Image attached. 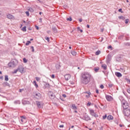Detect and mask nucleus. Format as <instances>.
Instances as JSON below:
<instances>
[{
  "mask_svg": "<svg viewBox=\"0 0 130 130\" xmlns=\"http://www.w3.org/2000/svg\"><path fill=\"white\" fill-rule=\"evenodd\" d=\"M91 81V74L87 72L82 73L81 78V82L83 85H87L89 84Z\"/></svg>",
  "mask_w": 130,
  "mask_h": 130,
  "instance_id": "f257e3e1",
  "label": "nucleus"
},
{
  "mask_svg": "<svg viewBox=\"0 0 130 130\" xmlns=\"http://www.w3.org/2000/svg\"><path fill=\"white\" fill-rule=\"evenodd\" d=\"M62 96L63 97V98H66L67 97V95L66 94H62Z\"/></svg>",
  "mask_w": 130,
  "mask_h": 130,
  "instance_id": "3c124183",
  "label": "nucleus"
},
{
  "mask_svg": "<svg viewBox=\"0 0 130 130\" xmlns=\"http://www.w3.org/2000/svg\"><path fill=\"white\" fill-rule=\"evenodd\" d=\"M102 68H103L104 70H107V66H106V64H103V65H102Z\"/></svg>",
  "mask_w": 130,
  "mask_h": 130,
  "instance_id": "aec40b11",
  "label": "nucleus"
},
{
  "mask_svg": "<svg viewBox=\"0 0 130 130\" xmlns=\"http://www.w3.org/2000/svg\"><path fill=\"white\" fill-rule=\"evenodd\" d=\"M51 78L52 79H54V78H55V76L54 75V74L51 75Z\"/></svg>",
  "mask_w": 130,
  "mask_h": 130,
  "instance_id": "de8ad7c7",
  "label": "nucleus"
},
{
  "mask_svg": "<svg viewBox=\"0 0 130 130\" xmlns=\"http://www.w3.org/2000/svg\"><path fill=\"white\" fill-rule=\"evenodd\" d=\"M121 11H122V9H120L118 10L119 12H121Z\"/></svg>",
  "mask_w": 130,
  "mask_h": 130,
  "instance_id": "bf43d9fd",
  "label": "nucleus"
},
{
  "mask_svg": "<svg viewBox=\"0 0 130 130\" xmlns=\"http://www.w3.org/2000/svg\"><path fill=\"white\" fill-rule=\"evenodd\" d=\"M33 84L36 88H38V84H37V83H36V81L35 80L33 82Z\"/></svg>",
  "mask_w": 130,
  "mask_h": 130,
  "instance_id": "393cba45",
  "label": "nucleus"
},
{
  "mask_svg": "<svg viewBox=\"0 0 130 130\" xmlns=\"http://www.w3.org/2000/svg\"><path fill=\"white\" fill-rule=\"evenodd\" d=\"M23 62H25V63L27 62V59H26V58H24L23 59Z\"/></svg>",
  "mask_w": 130,
  "mask_h": 130,
  "instance_id": "37998d69",
  "label": "nucleus"
},
{
  "mask_svg": "<svg viewBox=\"0 0 130 130\" xmlns=\"http://www.w3.org/2000/svg\"><path fill=\"white\" fill-rule=\"evenodd\" d=\"M89 112L90 114H91L92 116H93V117H98V115H97V114H96V113H95L93 110H89Z\"/></svg>",
  "mask_w": 130,
  "mask_h": 130,
  "instance_id": "39448f33",
  "label": "nucleus"
},
{
  "mask_svg": "<svg viewBox=\"0 0 130 130\" xmlns=\"http://www.w3.org/2000/svg\"><path fill=\"white\" fill-rule=\"evenodd\" d=\"M6 85H7V86H9V84L8 83V82H6Z\"/></svg>",
  "mask_w": 130,
  "mask_h": 130,
  "instance_id": "69168bd1",
  "label": "nucleus"
},
{
  "mask_svg": "<svg viewBox=\"0 0 130 130\" xmlns=\"http://www.w3.org/2000/svg\"><path fill=\"white\" fill-rule=\"evenodd\" d=\"M95 92L97 94H99V90L98 89H96Z\"/></svg>",
  "mask_w": 130,
  "mask_h": 130,
  "instance_id": "8fccbe9b",
  "label": "nucleus"
},
{
  "mask_svg": "<svg viewBox=\"0 0 130 130\" xmlns=\"http://www.w3.org/2000/svg\"><path fill=\"white\" fill-rule=\"evenodd\" d=\"M31 43V42L30 41H28L27 43H26L25 45H29Z\"/></svg>",
  "mask_w": 130,
  "mask_h": 130,
  "instance_id": "a19ab883",
  "label": "nucleus"
},
{
  "mask_svg": "<svg viewBox=\"0 0 130 130\" xmlns=\"http://www.w3.org/2000/svg\"><path fill=\"white\" fill-rule=\"evenodd\" d=\"M63 7H64V9H68V8L67 6H64Z\"/></svg>",
  "mask_w": 130,
  "mask_h": 130,
  "instance_id": "5fc2aeb1",
  "label": "nucleus"
},
{
  "mask_svg": "<svg viewBox=\"0 0 130 130\" xmlns=\"http://www.w3.org/2000/svg\"><path fill=\"white\" fill-rule=\"evenodd\" d=\"M19 71V70L17 69L14 70V72L13 73V74H17V72Z\"/></svg>",
  "mask_w": 130,
  "mask_h": 130,
  "instance_id": "58836bf2",
  "label": "nucleus"
},
{
  "mask_svg": "<svg viewBox=\"0 0 130 130\" xmlns=\"http://www.w3.org/2000/svg\"><path fill=\"white\" fill-rule=\"evenodd\" d=\"M30 49H31L32 52H34V51H35L34 47L31 46V47H30Z\"/></svg>",
  "mask_w": 130,
  "mask_h": 130,
  "instance_id": "72a5a7b5",
  "label": "nucleus"
},
{
  "mask_svg": "<svg viewBox=\"0 0 130 130\" xmlns=\"http://www.w3.org/2000/svg\"><path fill=\"white\" fill-rule=\"evenodd\" d=\"M100 88H101V89H104V85H103V84H102V85L100 86Z\"/></svg>",
  "mask_w": 130,
  "mask_h": 130,
  "instance_id": "49530a36",
  "label": "nucleus"
},
{
  "mask_svg": "<svg viewBox=\"0 0 130 130\" xmlns=\"http://www.w3.org/2000/svg\"><path fill=\"white\" fill-rule=\"evenodd\" d=\"M109 88H112V87H113V84H111V83L109 84Z\"/></svg>",
  "mask_w": 130,
  "mask_h": 130,
  "instance_id": "e433bc0d",
  "label": "nucleus"
},
{
  "mask_svg": "<svg viewBox=\"0 0 130 130\" xmlns=\"http://www.w3.org/2000/svg\"><path fill=\"white\" fill-rule=\"evenodd\" d=\"M126 45L128 46H130V44L129 43H126Z\"/></svg>",
  "mask_w": 130,
  "mask_h": 130,
  "instance_id": "603ef678",
  "label": "nucleus"
},
{
  "mask_svg": "<svg viewBox=\"0 0 130 130\" xmlns=\"http://www.w3.org/2000/svg\"><path fill=\"white\" fill-rule=\"evenodd\" d=\"M106 117H107V115H105V116H103V119H106Z\"/></svg>",
  "mask_w": 130,
  "mask_h": 130,
  "instance_id": "a18cd8bd",
  "label": "nucleus"
},
{
  "mask_svg": "<svg viewBox=\"0 0 130 130\" xmlns=\"http://www.w3.org/2000/svg\"><path fill=\"white\" fill-rule=\"evenodd\" d=\"M18 64V61L16 59H13L8 63V67L10 68H15Z\"/></svg>",
  "mask_w": 130,
  "mask_h": 130,
  "instance_id": "20e7f679",
  "label": "nucleus"
},
{
  "mask_svg": "<svg viewBox=\"0 0 130 130\" xmlns=\"http://www.w3.org/2000/svg\"><path fill=\"white\" fill-rule=\"evenodd\" d=\"M87 106H91V102H88L87 104Z\"/></svg>",
  "mask_w": 130,
  "mask_h": 130,
  "instance_id": "c03bdc74",
  "label": "nucleus"
},
{
  "mask_svg": "<svg viewBox=\"0 0 130 130\" xmlns=\"http://www.w3.org/2000/svg\"><path fill=\"white\" fill-rule=\"evenodd\" d=\"M37 105L39 108H41L43 106L42 102H37Z\"/></svg>",
  "mask_w": 130,
  "mask_h": 130,
  "instance_id": "1a4fd4ad",
  "label": "nucleus"
},
{
  "mask_svg": "<svg viewBox=\"0 0 130 130\" xmlns=\"http://www.w3.org/2000/svg\"><path fill=\"white\" fill-rule=\"evenodd\" d=\"M26 28H27V27L24 26L23 28H22V31H23L24 32H26Z\"/></svg>",
  "mask_w": 130,
  "mask_h": 130,
  "instance_id": "2f4dec72",
  "label": "nucleus"
},
{
  "mask_svg": "<svg viewBox=\"0 0 130 130\" xmlns=\"http://www.w3.org/2000/svg\"><path fill=\"white\" fill-rule=\"evenodd\" d=\"M100 53H101V52L100 51V50H98L95 52V55H99Z\"/></svg>",
  "mask_w": 130,
  "mask_h": 130,
  "instance_id": "a878e982",
  "label": "nucleus"
},
{
  "mask_svg": "<svg viewBox=\"0 0 130 130\" xmlns=\"http://www.w3.org/2000/svg\"><path fill=\"white\" fill-rule=\"evenodd\" d=\"M71 54H72V55H77V52L75 51H71Z\"/></svg>",
  "mask_w": 130,
  "mask_h": 130,
  "instance_id": "b1692460",
  "label": "nucleus"
},
{
  "mask_svg": "<svg viewBox=\"0 0 130 130\" xmlns=\"http://www.w3.org/2000/svg\"><path fill=\"white\" fill-rule=\"evenodd\" d=\"M7 17L8 19H13L14 18V16L11 14H8Z\"/></svg>",
  "mask_w": 130,
  "mask_h": 130,
  "instance_id": "6ab92c4d",
  "label": "nucleus"
},
{
  "mask_svg": "<svg viewBox=\"0 0 130 130\" xmlns=\"http://www.w3.org/2000/svg\"><path fill=\"white\" fill-rule=\"evenodd\" d=\"M106 98L108 101H112L113 100V98L110 95H106Z\"/></svg>",
  "mask_w": 130,
  "mask_h": 130,
  "instance_id": "6e6552de",
  "label": "nucleus"
},
{
  "mask_svg": "<svg viewBox=\"0 0 130 130\" xmlns=\"http://www.w3.org/2000/svg\"><path fill=\"white\" fill-rule=\"evenodd\" d=\"M83 119L88 121V120H90L91 118L88 115H87V114H85L83 116Z\"/></svg>",
  "mask_w": 130,
  "mask_h": 130,
  "instance_id": "0eeeda50",
  "label": "nucleus"
},
{
  "mask_svg": "<svg viewBox=\"0 0 130 130\" xmlns=\"http://www.w3.org/2000/svg\"><path fill=\"white\" fill-rule=\"evenodd\" d=\"M100 108H101V109H105V106H104V105L102 104H101V105L100 106Z\"/></svg>",
  "mask_w": 130,
  "mask_h": 130,
  "instance_id": "4be33fe9",
  "label": "nucleus"
},
{
  "mask_svg": "<svg viewBox=\"0 0 130 130\" xmlns=\"http://www.w3.org/2000/svg\"><path fill=\"white\" fill-rule=\"evenodd\" d=\"M32 40H33V39H30V41H32Z\"/></svg>",
  "mask_w": 130,
  "mask_h": 130,
  "instance_id": "774afa93",
  "label": "nucleus"
},
{
  "mask_svg": "<svg viewBox=\"0 0 130 130\" xmlns=\"http://www.w3.org/2000/svg\"><path fill=\"white\" fill-rule=\"evenodd\" d=\"M101 31L102 32H103V31H104V28H101Z\"/></svg>",
  "mask_w": 130,
  "mask_h": 130,
  "instance_id": "13d9d810",
  "label": "nucleus"
},
{
  "mask_svg": "<svg viewBox=\"0 0 130 130\" xmlns=\"http://www.w3.org/2000/svg\"><path fill=\"white\" fill-rule=\"evenodd\" d=\"M74 127H75V126H74V125H72V126H71V128H74Z\"/></svg>",
  "mask_w": 130,
  "mask_h": 130,
  "instance_id": "e2e57ef3",
  "label": "nucleus"
},
{
  "mask_svg": "<svg viewBox=\"0 0 130 130\" xmlns=\"http://www.w3.org/2000/svg\"><path fill=\"white\" fill-rule=\"evenodd\" d=\"M21 102L20 101H16L14 102L15 104H20Z\"/></svg>",
  "mask_w": 130,
  "mask_h": 130,
  "instance_id": "bb28decb",
  "label": "nucleus"
},
{
  "mask_svg": "<svg viewBox=\"0 0 130 130\" xmlns=\"http://www.w3.org/2000/svg\"><path fill=\"white\" fill-rule=\"evenodd\" d=\"M25 120H26V117L22 116L21 119V121L22 123H24Z\"/></svg>",
  "mask_w": 130,
  "mask_h": 130,
  "instance_id": "2eb2a0df",
  "label": "nucleus"
},
{
  "mask_svg": "<svg viewBox=\"0 0 130 130\" xmlns=\"http://www.w3.org/2000/svg\"><path fill=\"white\" fill-rule=\"evenodd\" d=\"M119 19H122V20H124V19H125V18H124V17H123V16H120L118 17Z\"/></svg>",
  "mask_w": 130,
  "mask_h": 130,
  "instance_id": "7c9ffc66",
  "label": "nucleus"
},
{
  "mask_svg": "<svg viewBox=\"0 0 130 130\" xmlns=\"http://www.w3.org/2000/svg\"><path fill=\"white\" fill-rule=\"evenodd\" d=\"M63 125H60L59 127H63Z\"/></svg>",
  "mask_w": 130,
  "mask_h": 130,
  "instance_id": "4d7b16f0",
  "label": "nucleus"
},
{
  "mask_svg": "<svg viewBox=\"0 0 130 130\" xmlns=\"http://www.w3.org/2000/svg\"><path fill=\"white\" fill-rule=\"evenodd\" d=\"M111 60V58L108 57L107 58V61H108V62H110V61Z\"/></svg>",
  "mask_w": 130,
  "mask_h": 130,
  "instance_id": "c85d7f7f",
  "label": "nucleus"
},
{
  "mask_svg": "<svg viewBox=\"0 0 130 130\" xmlns=\"http://www.w3.org/2000/svg\"><path fill=\"white\" fill-rule=\"evenodd\" d=\"M36 80L38 81L39 82L40 81V78L39 77H36Z\"/></svg>",
  "mask_w": 130,
  "mask_h": 130,
  "instance_id": "79ce46f5",
  "label": "nucleus"
},
{
  "mask_svg": "<svg viewBox=\"0 0 130 130\" xmlns=\"http://www.w3.org/2000/svg\"><path fill=\"white\" fill-rule=\"evenodd\" d=\"M84 94H87L85 95L86 98H90L91 95V92L90 91H86L84 92Z\"/></svg>",
  "mask_w": 130,
  "mask_h": 130,
  "instance_id": "9d476101",
  "label": "nucleus"
},
{
  "mask_svg": "<svg viewBox=\"0 0 130 130\" xmlns=\"http://www.w3.org/2000/svg\"><path fill=\"white\" fill-rule=\"evenodd\" d=\"M52 30L53 32H54V33H57V29L56 28V27H52Z\"/></svg>",
  "mask_w": 130,
  "mask_h": 130,
  "instance_id": "dca6fc26",
  "label": "nucleus"
},
{
  "mask_svg": "<svg viewBox=\"0 0 130 130\" xmlns=\"http://www.w3.org/2000/svg\"><path fill=\"white\" fill-rule=\"evenodd\" d=\"M35 27L36 28L37 30H39V27H38V26L36 25Z\"/></svg>",
  "mask_w": 130,
  "mask_h": 130,
  "instance_id": "09e8293b",
  "label": "nucleus"
},
{
  "mask_svg": "<svg viewBox=\"0 0 130 130\" xmlns=\"http://www.w3.org/2000/svg\"><path fill=\"white\" fill-rule=\"evenodd\" d=\"M99 70H100V68L99 67H95L94 69V70L95 72V73H98Z\"/></svg>",
  "mask_w": 130,
  "mask_h": 130,
  "instance_id": "5701e85b",
  "label": "nucleus"
},
{
  "mask_svg": "<svg viewBox=\"0 0 130 130\" xmlns=\"http://www.w3.org/2000/svg\"><path fill=\"white\" fill-rule=\"evenodd\" d=\"M48 94L49 95L50 98H52V97H53V93H52V92L49 91Z\"/></svg>",
  "mask_w": 130,
  "mask_h": 130,
  "instance_id": "412c9836",
  "label": "nucleus"
},
{
  "mask_svg": "<svg viewBox=\"0 0 130 130\" xmlns=\"http://www.w3.org/2000/svg\"><path fill=\"white\" fill-rule=\"evenodd\" d=\"M119 126H120V127H122V124H120Z\"/></svg>",
  "mask_w": 130,
  "mask_h": 130,
  "instance_id": "0e129e2a",
  "label": "nucleus"
},
{
  "mask_svg": "<svg viewBox=\"0 0 130 130\" xmlns=\"http://www.w3.org/2000/svg\"><path fill=\"white\" fill-rule=\"evenodd\" d=\"M5 80L6 81H9V77H8V75H6V76H5Z\"/></svg>",
  "mask_w": 130,
  "mask_h": 130,
  "instance_id": "cd10ccee",
  "label": "nucleus"
},
{
  "mask_svg": "<svg viewBox=\"0 0 130 130\" xmlns=\"http://www.w3.org/2000/svg\"><path fill=\"white\" fill-rule=\"evenodd\" d=\"M23 89H19V92H22V91H23Z\"/></svg>",
  "mask_w": 130,
  "mask_h": 130,
  "instance_id": "680f3d73",
  "label": "nucleus"
},
{
  "mask_svg": "<svg viewBox=\"0 0 130 130\" xmlns=\"http://www.w3.org/2000/svg\"><path fill=\"white\" fill-rule=\"evenodd\" d=\"M80 32H81V33H82L83 32V30L80 29Z\"/></svg>",
  "mask_w": 130,
  "mask_h": 130,
  "instance_id": "338daca9",
  "label": "nucleus"
},
{
  "mask_svg": "<svg viewBox=\"0 0 130 130\" xmlns=\"http://www.w3.org/2000/svg\"><path fill=\"white\" fill-rule=\"evenodd\" d=\"M22 103L23 104V105H26V104H29V102L28 101H26V100H23L22 101Z\"/></svg>",
  "mask_w": 130,
  "mask_h": 130,
  "instance_id": "f8f14e48",
  "label": "nucleus"
},
{
  "mask_svg": "<svg viewBox=\"0 0 130 130\" xmlns=\"http://www.w3.org/2000/svg\"><path fill=\"white\" fill-rule=\"evenodd\" d=\"M25 14H26V16H27V17H29V11H26V12H25Z\"/></svg>",
  "mask_w": 130,
  "mask_h": 130,
  "instance_id": "ea45409f",
  "label": "nucleus"
},
{
  "mask_svg": "<svg viewBox=\"0 0 130 130\" xmlns=\"http://www.w3.org/2000/svg\"><path fill=\"white\" fill-rule=\"evenodd\" d=\"M83 19H82L81 18L79 19V22H82Z\"/></svg>",
  "mask_w": 130,
  "mask_h": 130,
  "instance_id": "6e6d98bb",
  "label": "nucleus"
},
{
  "mask_svg": "<svg viewBox=\"0 0 130 130\" xmlns=\"http://www.w3.org/2000/svg\"><path fill=\"white\" fill-rule=\"evenodd\" d=\"M35 97L37 99H40V98H41V94L40 93H37L36 94Z\"/></svg>",
  "mask_w": 130,
  "mask_h": 130,
  "instance_id": "ddd939ff",
  "label": "nucleus"
},
{
  "mask_svg": "<svg viewBox=\"0 0 130 130\" xmlns=\"http://www.w3.org/2000/svg\"><path fill=\"white\" fill-rule=\"evenodd\" d=\"M28 11H29V12H31V13L34 12V10H33V9H32V8H29V9H28Z\"/></svg>",
  "mask_w": 130,
  "mask_h": 130,
  "instance_id": "c756f323",
  "label": "nucleus"
},
{
  "mask_svg": "<svg viewBox=\"0 0 130 130\" xmlns=\"http://www.w3.org/2000/svg\"><path fill=\"white\" fill-rule=\"evenodd\" d=\"M67 21H72L73 19H72V17H70L69 18H67Z\"/></svg>",
  "mask_w": 130,
  "mask_h": 130,
  "instance_id": "473e14b6",
  "label": "nucleus"
},
{
  "mask_svg": "<svg viewBox=\"0 0 130 130\" xmlns=\"http://www.w3.org/2000/svg\"><path fill=\"white\" fill-rule=\"evenodd\" d=\"M18 71H19L21 74H23L24 73V71L25 69L22 66H19L18 68Z\"/></svg>",
  "mask_w": 130,
  "mask_h": 130,
  "instance_id": "423d86ee",
  "label": "nucleus"
},
{
  "mask_svg": "<svg viewBox=\"0 0 130 130\" xmlns=\"http://www.w3.org/2000/svg\"><path fill=\"white\" fill-rule=\"evenodd\" d=\"M123 114L125 116V118L127 121L130 122V110L129 109H124Z\"/></svg>",
  "mask_w": 130,
  "mask_h": 130,
  "instance_id": "7ed1b4c3",
  "label": "nucleus"
},
{
  "mask_svg": "<svg viewBox=\"0 0 130 130\" xmlns=\"http://www.w3.org/2000/svg\"><path fill=\"white\" fill-rule=\"evenodd\" d=\"M108 49H111V50H112V46H109L108 47Z\"/></svg>",
  "mask_w": 130,
  "mask_h": 130,
  "instance_id": "4c0bfd02",
  "label": "nucleus"
},
{
  "mask_svg": "<svg viewBox=\"0 0 130 130\" xmlns=\"http://www.w3.org/2000/svg\"><path fill=\"white\" fill-rule=\"evenodd\" d=\"M86 26H87V28H90V25L88 24L86 25Z\"/></svg>",
  "mask_w": 130,
  "mask_h": 130,
  "instance_id": "052dcab7",
  "label": "nucleus"
},
{
  "mask_svg": "<svg viewBox=\"0 0 130 130\" xmlns=\"http://www.w3.org/2000/svg\"><path fill=\"white\" fill-rule=\"evenodd\" d=\"M45 39L48 41V42H49V38L47 37H45Z\"/></svg>",
  "mask_w": 130,
  "mask_h": 130,
  "instance_id": "f704fd0d",
  "label": "nucleus"
},
{
  "mask_svg": "<svg viewBox=\"0 0 130 130\" xmlns=\"http://www.w3.org/2000/svg\"><path fill=\"white\" fill-rule=\"evenodd\" d=\"M115 75L117 77H118L119 78L122 77V75L121 74V73H120L119 72H116Z\"/></svg>",
  "mask_w": 130,
  "mask_h": 130,
  "instance_id": "4468645a",
  "label": "nucleus"
},
{
  "mask_svg": "<svg viewBox=\"0 0 130 130\" xmlns=\"http://www.w3.org/2000/svg\"><path fill=\"white\" fill-rule=\"evenodd\" d=\"M42 22V18H40V23Z\"/></svg>",
  "mask_w": 130,
  "mask_h": 130,
  "instance_id": "864d4df0",
  "label": "nucleus"
},
{
  "mask_svg": "<svg viewBox=\"0 0 130 130\" xmlns=\"http://www.w3.org/2000/svg\"><path fill=\"white\" fill-rule=\"evenodd\" d=\"M128 22H129V19H127L125 20V24H127L128 23Z\"/></svg>",
  "mask_w": 130,
  "mask_h": 130,
  "instance_id": "c9c22d12",
  "label": "nucleus"
},
{
  "mask_svg": "<svg viewBox=\"0 0 130 130\" xmlns=\"http://www.w3.org/2000/svg\"><path fill=\"white\" fill-rule=\"evenodd\" d=\"M64 78H65V79L67 81H69V80H70L71 79V75H70V74H66L64 76Z\"/></svg>",
  "mask_w": 130,
  "mask_h": 130,
  "instance_id": "9b49d317",
  "label": "nucleus"
},
{
  "mask_svg": "<svg viewBox=\"0 0 130 130\" xmlns=\"http://www.w3.org/2000/svg\"><path fill=\"white\" fill-rule=\"evenodd\" d=\"M72 108L74 110H77V109H78V108H77V106H76V105L75 104H73L72 105Z\"/></svg>",
  "mask_w": 130,
  "mask_h": 130,
  "instance_id": "f3484780",
  "label": "nucleus"
},
{
  "mask_svg": "<svg viewBox=\"0 0 130 130\" xmlns=\"http://www.w3.org/2000/svg\"><path fill=\"white\" fill-rule=\"evenodd\" d=\"M107 119H108V120H112V119H113V116L109 115L107 117Z\"/></svg>",
  "mask_w": 130,
  "mask_h": 130,
  "instance_id": "a211bd4d",
  "label": "nucleus"
},
{
  "mask_svg": "<svg viewBox=\"0 0 130 130\" xmlns=\"http://www.w3.org/2000/svg\"><path fill=\"white\" fill-rule=\"evenodd\" d=\"M119 99L120 100L122 104V106L123 108V109H127L128 108V104L127 102L123 99V98L122 96H119Z\"/></svg>",
  "mask_w": 130,
  "mask_h": 130,
  "instance_id": "f03ea898",
  "label": "nucleus"
}]
</instances>
